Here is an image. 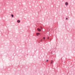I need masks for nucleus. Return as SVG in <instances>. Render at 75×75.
Masks as SVG:
<instances>
[{
  "label": "nucleus",
  "mask_w": 75,
  "mask_h": 75,
  "mask_svg": "<svg viewBox=\"0 0 75 75\" xmlns=\"http://www.w3.org/2000/svg\"><path fill=\"white\" fill-rule=\"evenodd\" d=\"M17 22L18 23H19L20 22V20H18L17 21Z\"/></svg>",
  "instance_id": "obj_4"
},
{
  "label": "nucleus",
  "mask_w": 75,
  "mask_h": 75,
  "mask_svg": "<svg viewBox=\"0 0 75 75\" xmlns=\"http://www.w3.org/2000/svg\"><path fill=\"white\" fill-rule=\"evenodd\" d=\"M48 60H47L46 62H48Z\"/></svg>",
  "instance_id": "obj_9"
},
{
  "label": "nucleus",
  "mask_w": 75,
  "mask_h": 75,
  "mask_svg": "<svg viewBox=\"0 0 75 75\" xmlns=\"http://www.w3.org/2000/svg\"><path fill=\"white\" fill-rule=\"evenodd\" d=\"M66 20H68V18H66Z\"/></svg>",
  "instance_id": "obj_10"
},
{
  "label": "nucleus",
  "mask_w": 75,
  "mask_h": 75,
  "mask_svg": "<svg viewBox=\"0 0 75 75\" xmlns=\"http://www.w3.org/2000/svg\"><path fill=\"white\" fill-rule=\"evenodd\" d=\"M49 39V38H48L47 39Z\"/></svg>",
  "instance_id": "obj_11"
},
{
  "label": "nucleus",
  "mask_w": 75,
  "mask_h": 75,
  "mask_svg": "<svg viewBox=\"0 0 75 75\" xmlns=\"http://www.w3.org/2000/svg\"><path fill=\"white\" fill-rule=\"evenodd\" d=\"M40 35V33H36V35H37V36H38V35Z\"/></svg>",
  "instance_id": "obj_1"
},
{
  "label": "nucleus",
  "mask_w": 75,
  "mask_h": 75,
  "mask_svg": "<svg viewBox=\"0 0 75 75\" xmlns=\"http://www.w3.org/2000/svg\"><path fill=\"white\" fill-rule=\"evenodd\" d=\"M43 39L44 40H45V37H44L43 38Z\"/></svg>",
  "instance_id": "obj_8"
},
{
  "label": "nucleus",
  "mask_w": 75,
  "mask_h": 75,
  "mask_svg": "<svg viewBox=\"0 0 75 75\" xmlns=\"http://www.w3.org/2000/svg\"><path fill=\"white\" fill-rule=\"evenodd\" d=\"M51 54H52V52H51Z\"/></svg>",
  "instance_id": "obj_12"
},
{
  "label": "nucleus",
  "mask_w": 75,
  "mask_h": 75,
  "mask_svg": "<svg viewBox=\"0 0 75 75\" xmlns=\"http://www.w3.org/2000/svg\"><path fill=\"white\" fill-rule=\"evenodd\" d=\"M37 30L38 31H41V29H40L39 28H38L37 29Z\"/></svg>",
  "instance_id": "obj_2"
},
{
  "label": "nucleus",
  "mask_w": 75,
  "mask_h": 75,
  "mask_svg": "<svg viewBox=\"0 0 75 75\" xmlns=\"http://www.w3.org/2000/svg\"><path fill=\"white\" fill-rule=\"evenodd\" d=\"M65 4L66 6H68V3L67 2H66L65 3Z\"/></svg>",
  "instance_id": "obj_3"
},
{
  "label": "nucleus",
  "mask_w": 75,
  "mask_h": 75,
  "mask_svg": "<svg viewBox=\"0 0 75 75\" xmlns=\"http://www.w3.org/2000/svg\"><path fill=\"white\" fill-rule=\"evenodd\" d=\"M40 28L41 30H42V27L40 26Z\"/></svg>",
  "instance_id": "obj_7"
},
{
  "label": "nucleus",
  "mask_w": 75,
  "mask_h": 75,
  "mask_svg": "<svg viewBox=\"0 0 75 75\" xmlns=\"http://www.w3.org/2000/svg\"><path fill=\"white\" fill-rule=\"evenodd\" d=\"M11 16L12 17H14V16L13 14L11 15Z\"/></svg>",
  "instance_id": "obj_6"
},
{
  "label": "nucleus",
  "mask_w": 75,
  "mask_h": 75,
  "mask_svg": "<svg viewBox=\"0 0 75 75\" xmlns=\"http://www.w3.org/2000/svg\"><path fill=\"white\" fill-rule=\"evenodd\" d=\"M54 62L53 61H52V60L51 61V62L50 63L51 64H52Z\"/></svg>",
  "instance_id": "obj_5"
}]
</instances>
